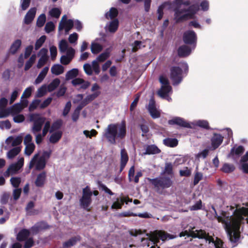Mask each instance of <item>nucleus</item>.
<instances>
[{
	"mask_svg": "<svg viewBox=\"0 0 248 248\" xmlns=\"http://www.w3.org/2000/svg\"><path fill=\"white\" fill-rule=\"evenodd\" d=\"M213 209L218 221L224 224L230 241L237 242L240 238L241 225L245 222L248 223V208L228 206L226 211H222L220 215L217 214L214 207Z\"/></svg>",
	"mask_w": 248,
	"mask_h": 248,
	"instance_id": "1",
	"label": "nucleus"
},
{
	"mask_svg": "<svg viewBox=\"0 0 248 248\" xmlns=\"http://www.w3.org/2000/svg\"><path fill=\"white\" fill-rule=\"evenodd\" d=\"M200 0H186L182 2V4L187 8H182L178 7L174 10V20L179 22L187 19L193 18L195 14L200 10V7L203 12L209 10V3L207 0H203L200 3Z\"/></svg>",
	"mask_w": 248,
	"mask_h": 248,
	"instance_id": "2",
	"label": "nucleus"
},
{
	"mask_svg": "<svg viewBox=\"0 0 248 248\" xmlns=\"http://www.w3.org/2000/svg\"><path fill=\"white\" fill-rule=\"evenodd\" d=\"M126 133V126L124 122L111 124L108 125L103 133V136L111 144H114L116 140L124 139Z\"/></svg>",
	"mask_w": 248,
	"mask_h": 248,
	"instance_id": "3",
	"label": "nucleus"
},
{
	"mask_svg": "<svg viewBox=\"0 0 248 248\" xmlns=\"http://www.w3.org/2000/svg\"><path fill=\"white\" fill-rule=\"evenodd\" d=\"M179 236L180 237L187 236L188 237L191 236L194 238L204 239L206 241H208L209 243L211 242L214 243L216 248H225L223 242L221 240L216 238V240L215 241L214 238L205 231L202 230H195L194 227L181 232Z\"/></svg>",
	"mask_w": 248,
	"mask_h": 248,
	"instance_id": "4",
	"label": "nucleus"
},
{
	"mask_svg": "<svg viewBox=\"0 0 248 248\" xmlns=\"http://www.w3.org/2000/svg\"><path fill=\"white\" fill-rule=\"evenodd\" d=\"M30 120L33 122L32 127V132L35 135V141L38 144H40L43 140V134H37L42 129V126L46 121L45 118L41 116L38 114H31L29 116Z\"/></svg>",
	"mask_w": 248,
	"mask_h": 248,
	"instance_id": "5",
	"label": "nucleus"
},
{
	"mask_svg": "<svg viewBox=\"0 0 248 248\" xmlns=\"http://www.w3.org/2000/svg\"><path fill=\"white\" fill-rule=\"evenodd\" d=\"M181 66L182 68L179 66H173L170 69V77L173 85H177L182 81L183 78V69L185 72H186L188 70V65L186 63H182Z\"/></svg>",
	"mask_w": 248,
	"mask_h": 248,
	"instance_id": "6",
	"label": "nucleus"
},
{
	"mask_svg": "<svg viewBox=\"0 0 248 248\" xmlns=\"http://www.w3.org/2000/svg\"><path fill=\"white\" fill-rule=\"evenodd\" d=\"M159 82L161 84V87L157 92L158 95L170 101L171 98L169 95L171 93L172 89L169 84L168 79L164 76H161L159 77Z\"/></svg>",
	"mask_w": 248,
	"mask_h": 248,
	"instance_id": "7",
	"label": "nucleus"
},
{
	"mask_svg": "<svg viewBox=\"0 0 248 248\" xmlns=\"http://www.w3.org/2000/svg\"><path fill=\"white\" fill-rule=\"evenodd\" d=\"M174 238V236L173 235L170 234L164 231H154L149 235V240L154 244V245L152 246L151 248H155L156 246L157 247V248H159V247L157 246V243L159 242V239L164 241L166 240H169Z\"/></svg>",
	"mask_w": 248,
	"mask_h": 248,
	"instance_id": "8",
	"label": "nucleus"
},
{
	"mask_svg": "<svg viewBox=\"0 0 248 248\" xmlns=\"http://www.w3.org/2000/svg\"><path fill=\"white\" fill-rule=\"evenodd\" d=\"M92 195L93 191L88 186L83 189L82 196L79 200V202L81 207L87 211L91 210Z\"/></svg>",
	"mask_w": 248,
	"mask_h": 248,
	"instance_id": "9",
	"label": "nucleus"
},
{
	"mask_svg": "<svg viewBox=\"0 0 248 248\" xmlns=\"http://www.w3.org/2000/svg\"><path fill=\"white\" fill-rule=\"evenodd\" d=\"M151 183L159 191L160 188L164 189L170 187L171 186L172 182L169 178L162 177L150 180Z\"/></svg>",
	"mask_w": 248,
	"mask_h": 248,
	"instance_id": "10",
	"label": "nucleus"
},
{
	"mask_svg": "<svg viewBox=\"0 0 248 248\" xmlns=\"http://www.w3.org/2000/svg\"><path fill=\"white\" fill-rule=\"evenodd\" d=\"M40 229V226L36 224L32 227L31 229V232L27 229L21 230L16 235V239L19 241H25L28 238L31 232L33 234L36 233Z\"/></svg>",
	"mask_w": 248,
	"mask_h": 248,
	"instance_id": "11",
	"label": "nucleus"
},
{
	"mask_svg": "<svg viewBox=\"0 0 248 248\" xmlns=\"http://www.w3.org/2000/svg\"><path fill=\"white\" fill-rule=\"evenodd\" d=\"M46 163V160L43 157H40L39 153L36 154L30 162L29 169H31L35 166L36 170H42L45 168Z\"/></svg>",
	"mask_w": 248,
	"mask_h": 248,
	"instance_id": "12",
	"label": "nucleus"
},
{
	"mask_svg": "<svg viewBox=\"0 0 248 248\" xmlns=\"http://www.w3.org/2000/svg\"><path fill=\"white\" fill-rule=\"evenodd\" d=\"M183 41L186 44L192 45V49H194L196 46L197 35L191 30L185 31L183 34Z\"/></svg>",
	"mask_w": 248,
	"mask_h": 248,
	"instance_id": "13",
	"label": "nucleus"
},
{
	"mask_svg": "<svg viewBox=\"0 0 248 248\" xmlns=\"http://www.w3.org/2000/svg\"><path fill=\"white\" fill-rule=\"evenodd\" d=\"M74 26V20L67 19V16L64 15L62 16L61 21L59 23L58 30L61 31L63 29L65 30V33L68 34L69 31Z\"/></svg>",
	"mask_w": 248,
	"mask_h": 248,
	"instance_id": "14",
	"label": "nucleus"
},
{
	"mask_svg": "<svg viewBox=\"0 0 248 248\" xmlns=\"http://www.w3.org/2000/svg\"><path fill=\"white\" fill-rule=\"evenodd\" d=\"M59 48L62 53L66 52V56L73 59L75 51L72 47L69 46L68 42L65 40H61L59 44Z\"/></svg>",
	"mask_w": 248,
	"mask_h": 248,
	"instance_id": "15",
	"label": "nucleus"
},
{
	"mask_svg": "<svg viewBox=\"0 0 248 248\" xmlns=\"http://www.w3.org/2000/svg\"><path fill=\"white\" fill-rule=\"evenodd\" d=\"M24 158L19 157L17 162L11 164L6 171V175L16 173L23 166Z\"/></svg>",
	"mask_w": 248,
	"mask_h": 248,
	"instance_id": "16",
	"label": "nucleus"
},
{
	"mask_svg": "<svg viewBox=\"0 0 248 248\" xmlns=\"http://www.w3.org/2000/svg\"><path fill=\"white\" fill-rule=\"evenodd\" d=\"M23 140V136L22 134L14 137L13 136H10L8 137L5 140V143L7 145L8 148H10L12 147H15L17 146H20V145L22 143ZM5 149H7V147H5Z\"/></svg>",
	"mask_w": 248,
	"mask_h": 248,
	"instance_id": "17",
	"label": "nucleus"
},
{
	"mask_svg": "<svg viewBox=\"0 0 248 248\" xmlns=\"http://www.w3.org/2000/svg\"><path fill=\"white\" fill-rule=\"evenodd\" d=\"M100 89V87L97 83L93 84L91 89V91L92 92V93L87 95L84 99V101H85L86 103H89L94 100L100 95L101 93Z\"/></svg>",
	"mask_w": 248,
	"mask_h": 248,
	"instance_id": "18",
	"label": "nucleus"
},
{
	"mask_svg": "<svg viewBox=\"0 0 248 248\" xmlns=\"http://www.w3.org/2000/svg\"><path fill=\"white\" fill-rule=\"evenodd\" d=\"M169 124L170 125L176 124L181 127L188 128L191 127L190 126V122L189 123L185 121L183 118L175 117L168 121Z\"/></svg>",
	"mask_w": 248,
	"mask_h": 248,
	"instance_id": "19",
	"label": "nucleus"
},
{
	"mask_svg": "<svg viewBox=\"0 0 248 248\" xmlns=\"http://www.w3.org/2000/svg\"><path fill=\"white\" fill-rule=\"evenodd\" d=\"M47 52L48 50L46 48H42L39 52L38 55L40 58L37 64V67L38 68L42 67L47 62L48 59Z\"/></svg>",
	"mask_w": 248,
	"mask_h": 248,
	"instance_id": "20",
	"label": "nucleus"
},
{
	"mask_svg": "<svg viewBox=\"0 0 248 248\" xmlns=\"http://www.w3.org/2000/svg\"><path fill=\"white\" fill-rule=\"evenodd\" d=\"M224 137L220 134L213 133L211 139V146L213 150L217 148L222 143Z\"/></svg>",
	"mask_w": 248,
	"mask_h": 248,
	"instance_id": "21",
	"label": "nucleus"
},
{
	"mask_svg": "<svg viewBox=\"0 0 248 248\" xmlns=\"http://www.w3.org/2000/svg\"><path fill=\"white\" fill-rule=\"evenodd\" d=\"M72 84L77 87L78 90L86 89L90 85V83L87 81H85L82 78H76L72 81Z\"/></svg>",
	"mask_w": 248,
	"mask_h": 248,
	"instance_id": "22",
	"label": "nucleus"
},
{
	"mask_svg": "<svg viewBox=\"0 0 248 248\" xmlns=\"http://www.w3.org/2000/svg\"><path fill=\"white\" fill-rule=\"evenodd\" d=\"M148 109L153 118H157L160 117V112L155 108V102L153 99L150 100Z\"/></svg>",
	"mask_w": 248,
	"mask_h": 248,
	"instance_id": "23",
	"label": "nucleus"
},
{
	"mask_svg": "<svg viewBox=\"0 0 248 248\" xmlns=\"http://www.w3.org/2000/svg\"><path fill=\"white\" fill-rule=\"evenodd\" d=\"M190 128H195L196 126L205 129H209L210 128L209 123L205 120H196L190 122Z\"/></svg>",
	"mask_w": 248,
	"mask_h": 248,
	"instance_id": "24",
	"label": "nucleus"
},
{
	"mask_svg": "<svg viewBox=\"0 0 248 248\" xmlns=\"http://www.w3.org/2000/svg\"><path fill=\"white\" fill-rule=\"evenodd\" d=\"M103 39H96L91 44V50L93 54H96L103 49V46L101 44Z\"/></svg>",
	"mask_w": 248,
	"mask_h": 248,
	"instance_id": "25",
	"label": "nucleus"
},
{
	"mask_svg": "<svg viewBox=\"0 0 248 248\" xmlns=\"http://www.w3.org/2000/svg\"><path fill=\"white\" fill-rule=\"evenodd\" d=\"M119 26V21L117 19H113L108 22L105 27L107 31L114 33L118 29Z\"/></svg>",
	"mask_w": 248,
	"mask_h": 248,
	"instance_id": "26",
	"label": "nucleus"
},
{
	"mask_svg": "<svg viewBox=\"0 0 248 248\" xmlns=\"http://www.w3.org/2000/svg\"><path fill=\"white\" fill-rule=\"evenodd\" d=\"M36 12V8L35 7L31 8L26 14L24 22L26 24H30L34 19Z\"/></svg>",
	"mask_w": 248,
	"mask_h": 248,
	"instance_id": "27",
	"label": "nucleus"
},
{
	"mask_svg": "<svg viewBox=\"0 0 248 248\" xmlns=\"http://www.w3.org/2000/svg\"><path fill=\"white\" fill-rule=\"evenodd\" d=\"M192 48L186 45H183L180 46L178 49V54L180 57H185L188 56L191 53Z\"/></svg>",
	"mask_w": 248,
	"mask_h": 248,
	"instance_id": "28",
	"label": "nucleus"
},
{
	"mask_svg": "<svg viewBox=\"0 0 248 248\" xmlns=\"http://www.w3.org/2000/svg\"><path fill=\"white\" fill-rule=\"evenodd\" d=\"M128 160V156L126 151L124 149H123L121 151V166L120 171H122L125 167Z\"/></svg>",
	"mask_w": 248,
	"mask_h": 248,
	"instance_id": "29",
	"label": "nucleus"
},
{
	"mask_svg": "<svg viewBox=\"0 0 248 248\" xmlns=\"http://www.w3.org/2000/svg\"><path fill=\"white\" fill-rule=\"evenodd\" d=\"M170 6V2H165L162 3L161 5H160L157 9V19L158 20H160L162 19L164 13V10L168 7L169 8Z\"/></svg>",
	"mask_w": 248,
	"mask_h": 248,
	"instance_id": "30",
	"label": "nucleus"
},
{
	"mask_svg": "<svg viewBox=\"0 0 248 248\" xmlns=\"http://www.w3.org/2000/svg\"><path fill=\"white\" fill-rule=\"evenodd\" d=\"M21 150V146L13 147L7 153V157L9 159H13L20 152Z\"/></svg>",
	"mask_w": 248,
	"mask_h": 248,
	"instance_id": "31",
	"label": "nucleus"
},
{
	"mask_svg": "<svg viewBox=\"0 0 248 248\" xmlns=\"http://www.w3.org/2000/svg\"><path fill=\"white\" fill-rule=\"evenodd\" d=\"M49 70V67L46 66L44 67L38 75L37 78L35 80V84H38L41 83L46 76Z\"/></svg>",
	"mask_w": 248,
	"mask_h": 248,
	"instance_id": "32",
	"label": "nucleus"
},
{
	"mask_svg": "<svg viewBox=\"0 0 248 248\" xmlns=\"http://www.w3.org/2000/svg\"><path fill=\"white\" fill-rule=\"evenodd\" d=\"M160 150L155 145H151L146 147L144 155H154L160 153Z\"/></svg>",
	"mask_w": 248,
	"mask_h": 248,
	"instance_id": "33",
	"label": "nucleus"
},
{
	"mask_svg": "<svg viewBox=\"0 0 248 248\" xmlns=\"http://www.w3.org/2000/svg\"><path fill=\"white\" fill-rule=\"evenodd\" d=\"M11 114L14 116L16 114H18L23 109V107L20 103H16L9 108Z\"/></svg>",
	"mask_w": 248,
	"mask_h": 248,
	"instance_id": "34",
	"label": "nucleus"
},
{
	"mask_svg": "<svg viewBox=\"0 0 248 248\" xmlns=\"http://www.w3.org/2000/svg\"><path fill=\"white\" fill-rule=\"evenodd\" d=\"M46 174L45 172H42L38 175L36 180L35 182V185L38 187L42 186L45 182Z\"/></svg>",
	"mask_w": 248,
	"mask_h": 248,
	"instance_id": "35",
	"label": "nucleus"
},
{
	"mask_svg": "<svg viewBox=\"0 0 248 248\" xmlns=\"http://www.w3.org/2000/svg\"><path fill=\"white\" fill-rule=\"evenodd\" d=\"M21 45V41L19 39L15 40L12 44L9 50L10 53L14 54H15Z\"/></svg>",
	"mask_w": 248,
	"mask_h": 248,
	"instance_id": "36",
	"label": "nucleus"
},
{
	"mask_svg": "<svg viewBox=\"0 0 248 248\" xmlns=\"http://www.w3.org/2000/svg\"><path fill=\"white\" fill-rule=\"evenodd\" d=\"M62 136V132L61 131H57L52 134L49 138V141L51 143H55L57 142L61 138Z\"/></svg>",
	"mask_w": 248,
	"mask_h": 248,
	"instance_id": "37",
	"label": "nucleus"
},
{
	"mask_svg": "<svg viewBox=\"0 0 248 248\" xmlns=\"http://www.w3.org/2000/svg\"><path fill=\"white\" fill-rule=\"evenodd\" d=\"M51 71L53 74L55 75H59L63 72L64 68L62 65L60 64H54L51 67Z\"/></svg>",
	"mask_w": 248,
	"mask_h": 248,
	"instance_id": "38",
	"label": "nucleus"
},
{
	"mask_svg": "<svg viewBox=\"0 0 248 248\" xmlns=\"http://www.w3.org/2000/svg\"><path fill=\"white\" fill-rule=\"evenodd\" d=\"M118 14L117 10L115 8H111L108 12L106 13L105 17L108 19H113L117 16Z\"/></svg>",
	"mask_w": 248,
	"mask_h": 248,
	"instance_id": "39",
	"label": "nucleus"
},
{
	"mask_svg": "<svg viewBox=\"0 0 248 248\" xmlns=\"http://www.w3.org/2000/svg\"><path fill=\"white\" fill-rule=\"evenodd\" d=\"M61 14V10L59 8H53L48 12L50 16L53 18H58Z\"/></svg>",
	"mask_w": 248,
	"mask_h": 248,
	"instance_id": "40",
	"label": "nucleus"
},
{
	"mask_svg": "<svg viewBox=\"0 0 248 248\" xmlns=\"http://www.w3.org/2000/svg\"><path fill=\"white\" fill-rule=\"evenodd\" d=\"M60 80L59 78L54 79L48 86L47 90L51 92L54 90L60 84Z\"/></svg>",
	"mask_w": 248,
	"mask_h": 248,
	"instance_id": "41",
	"label": "nucleus"
},
{
	"mask_svg": "<svg viewBox=\"0 0 248 248\" xmlns=\"http://www.w3.org/2000/svg\"><path fill=\"white\" fill-rule=\"evenodd\" d=\"M234 169L235 167L233 165L225 163L221 168V170L225 173H230L232 172Z\"/></svg>",
	"mask_w": 248,
	"mask_h": 248,
	"instance_id": "42",
	"label": "nucleus"
},
{
	"mask_svg": "<svg viewBox=\"0 0 248 248\" xmlns=\"http://www.w3.org/2000/svg\"><path fill=\"white\" fill-rule=\"evenodd\" d=\"M163 142L166 145L171 147H175L178 144V140L176 139H166Z\"/></svg>",
	"mask_w": 248,
	"mask_h": 248,
	"instance_id": "43",
	"label": "nucleus"
},
{
	"mask_svg": "<svg viewBox=\"0 0 248 248\" xmlns=\"http://www.w3.org/2000/svg\"><path fill=\"white\" fill-rule=\"evenodd\" d=\"M35 144H31L25 145L24 154L26 155L29 156L33 152L35 149Z\"/></svg>",
	"mask_w": 248,
	"mask_h": 248,
	"instance_id": "44",
	"label": "nucleus"
},
{
	"mask_svg": "<svg viewBox=\"0 0 248 248\" xmlns=\"http://www.w3.org/2000/svg\"><path fill=\"white\" fill-rule=\"evenodd\" d=\"M78 71L74 68L69 71L66 74V79L68 80L76 77L78 75Z\"/></svg>",
	"mask_w": 248,
	"mask_h": 248,
	"instance_id": "45",
	"label": "nucleus"
},
{
	"mask_svg": "<svg viewBox=\"0 0 248 248\" xmlns=\"http://www.w3.org/2000/svg\"><path fill=\"white\" fill-rule=\"evenodd\" d=\"M62 120H60V119L57 120L56 121H55L53 123V124L51 127V128L50 129V132L52 133V132L59 129V128H60V127H61V126L62 125Z\"/></svg>",
	"mask_w": 248,
	"mask_h": 248,
	"instance_id": "46",
	"label": "nucleus"
},
{
	"mask_svg": "<svg viewBox=\"0 0 248 248\" xmlns=\"http://www.w3.org/2000/svg\"><path fill=\"white\" fill-rule=\"evenodd\" d=\"M124 203V199H119L117 198L116 201L113 202L112 204L111 208L112 209H120L122 207V205Z\"/></svg>",
	"mask_w": 248,
	"mask_h": 248,
	"instance_id": "47",
	"label": "nucleus"
},
{
	"mask_svg": "<svg viewBox=\"0 0 248 248\" xmlns=\"http://www.w3.org/2000/svg\"><path fill=\"white\" fill-rule=\"evenodd\" d=\"M46 21V16L45 14L40 15L37 18L36 25L38 27H42L44 26Z\"/></svg>",
	"mask_w": 248,
	"mask_h": 248,
	"instance_id": "48",
	"label": "nucleus"
},
{
	"mask_svg": "<svg viewBox=\"0 0 248 248\" xmlns=\"http://www.w3.org/2000/svg\"><path fill=\"white\" fill-rule=\"evenodd\" d=\"M46 40V36L45 35H42L38 40H37L35 44V49L37 50L39 49L42 46Z\"/></svg>",
	"mask_w": 248,
	"mask_h": 248,
	"instance_id": "49",
	"label": "nucleus"
},
{
	"mask_svg": "<svg viewBox=\"0 0 248 248\" xmlns=\"http://www.w3.org/2000/svg\"><path fill=\"white\" fill-rule=\"evenodd\" d=\"M36 56L35 54L32 55L30 58V59L27 62L25 66V70H29L32 66L33 63L36 60Z\"/></svg>",
	"mask_w": 248,
	"mask_h": 248,
	"instance_id": "50",
	"label": "nucleus"
},
{
	"mask_svg": "<svg viewBox=\"0 0 248 248\" xmlns=\"http://www.w3.org/2000/svg\"><path fill=\"white\" fill-rule=\"evenodd\" d=\"M109 56V53L106 51L101 54H100L96 59L95 60L98 62H103L106 59H107Z\"/></svg>",
	"mask_w": 248,
	"mask_h": 248,
	"instance_id": "51",
	"label": "nucleus"
},
{
	"mask_svg": "<svg viewBox=\"0 0 248 248\" xmlns=\"http://www.w3.org/2000/svg\"><path fill=\"white\" fill-rule=\"evenodd\" d=\"M20 90L17 88H16L14 91L12 92L10 98V104H12L16 100V98L19 94Z\"/></svg>",
	"mask_w": 248,
	"mask_h": 248,
	"instance_id": "52",
	"label": "nucleus"
},
{
	"mask_svg": "<svg viewBox=\"0 0 248 248\" xmlns=\"http://www.w3.org/2000/svg\"><path fill=\"white\" fill-rule=\"evenodd\" d=\"M244 148L243 146H239L236 148H233L231 150V154L233 155H239L244 152Z\"/></svg>",
	"mask_w": 248,
	"mask_h": 248,
	"instance_id": "53",
	"label": "nucleus"
},
{
	"mask_svg": "<svg viewBox=\"0 0 248 248\" xmlns=\"http://www.w3.org/2000/svg\"><path fill=\"white\" fill-rule=\"evenodd\" d=\"M34 207V203L32 202H30L28 203L26 208L27 214L29 215H32L35 214L36 213L34 210L32 209Z\"/></svg>",
	"mask_w": 248,
	"mask_h": 248,
	"instance_id": "54",
	"label": "nucleus"
},
{
	"mask_svg": "<svg viewBox=\"0 0 248 248\" xmlns=\"http://www.w3.org/2000/svg\"><path fill=\"white\" fill-rule=\"evenodd\" d=\"M47 90V87L46 85L42 86L37 90V96L40 97L44 96L46 93Z\"/></svg>",
	"mask_w": 248,
	"mask_h": 248,
	"instance_id": "55",
	"label": "nucleus"
},
{
	"mask_svg": "<svg viewBox=\"0 0 248 248\" xmlns=\"http://www.w3.org/2000/svg\"><path fill=\"white\" fill-rule=\"evenodd\" d=\"M11 127L10 121L8 120L0 121V128L2 130L9 129Z\"/></svg>",
	"mask_w": 248,
	"mask_h": 248,
	"instance_id": "56",
	"label": "nucleus"
},
{
	"mask_svg": "<svg viewBox=\"0 0 248 248\" xmlns=\"http://www.w3.org/2000/svg\"><path fill=\"white\" fill-rule=\"evenodd\" d=\"M55 25L54 23L52 21L48 22L46 24L45 27V31L47 33H50L51 31L54 30L55 29Z\"/></svg>",
	"mask_w": 248,
	"mask_h": 248,
	"instance_id": "57",
	"label": "nucleus"
},
{
	"mask_svg": "<svg viewBox=\"0 0 248 248\" xmlns=\"http://www.w3.org/2000/svg\"><path fill=\"white\" fill-rule=\"evenodd\" d=\"M180 175L181 176L187 177L190 175L191 173V169L187 167H185L183 169L180 170Z\"/></svg>",
	"mask_w": 248,
	"mask_h": 248,
	"instance_id": "58",
	"label": "nucleus"
},
{
	"mask_svg": "<svg viewBox=\"0 0 248 248\" xmlns=\"http://www.w3.org/2000/svg\"><path fill=\"white\" fill-rule=\"evenodd\" d=\"M11 114L9 108L0 109V119L8 117Z\"/></svg>",
	"mask_w": 248,
	"mask_h": 248,
	"instance_id": "59",
	"label": "nucleus"
},
{
	"mask_svg": "<svg viewBox=\"0 0 248 248\" xmlns=\"http://www.w3.org/2000/svg\"><path fill=\"white\" fill-rule=\"evenodd\" d=\"M78 240V239L77 237H73L71 239L68 240L67 241L65 242L63 244V246L66 248L73 246L76 244Z\"/></svg>",
	"mask_w": 248,
	"mask_h": 248,
	"instance_id": "60",
	"label": "nucleus"
},
{
	"mask_svg": "<svg viewBox=\"0 0 248 248\" xmlns=\"http://www.w3.org/2000/svg\"><path fill=\"white\" fill-rule=\"evenodd\" d=\"M91 66L95 73L96 74H98L100 72V66L98 64V62L95 60L93 61Z\"/></svg>",
	"mask_w": 248,
	"mask_h": 248,
	"instance_id": "61",
	"label": "nucleus"
},
{
	"mask_svg": "<svg viewBox=\"0 0 248 248\" xmlns=\"http://www.w3.org/2000/svg\"><path fill=\"white\" fill-rule=\"evenodd\" d=\"M51 59L52 60L54 61L57 56V49L55 46H50L49 48Z\"/></svg>",
	"mask_w": 248,
	"mask_h": 248,
	"instance_id": "62",
	"label": "nucleus"
},
{
	"mask_svg": "<svg viewBox=\"0 0 248 248\" xmlns=\"http://www.w3.org/2000/svg\"><path fill=\"white\" fill-rule=\"evenodd\" d=\"M10 182L14 187H17L21 183V179L19 177H12Z\"/></svg>",
	"mask_w": 248,
	"mask_h": 248,
	"instance_id": "63",
	"label": "nucleus"
},
{
	"mask_svg": "<svg viewBox=\"0 0 248 248\" xmlns=\"http://www.w3.org/2000/svg\"><path fill=\"white\" fill-rule=\"evenodd\" d=\"M13 116V121L16 123H20L25 120V117L22 114H16Z\"/></svg>",
	"mask_w": 248,
	"mask_h": 248,
	"instance_id": "64",
	"label": "nucleus"
}]
</instances>
